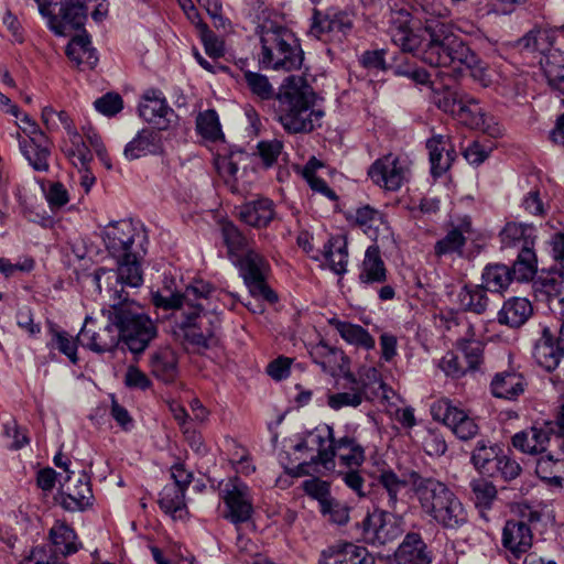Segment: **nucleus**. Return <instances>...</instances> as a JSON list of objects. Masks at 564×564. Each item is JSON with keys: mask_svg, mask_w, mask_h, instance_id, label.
Wrapping results in <instances>:
<instances>
[{"mask_svg": "<svg viewBox=\"0 0 564 564\" xmlns=\"http://www.w3.org/2000/svg\"><path fill=\"white\" fill-rule=\"evenodd\" d=\"M259 29V63L263 68L292 72L302 67L304 52L291 29L275 21H264Z\"/></svg>", "mask_w": 564, "mask_h": 564, "instance_id": "nucleus-4", "label": "nucleus"}, {"mask_svg": "<svg viewBox=\"0 0 564 564\" xmlns=\"http://www.w3.org/2000/svg\"><path fill=\"white\" fill-rule=\"evenodd\" d=\"M77 339L83 347L98 354L112 351L120 343L118 330L112 322L98 330H93L85 325L77 335Z\"/></svg>", "mask_w": 564, "mask_h": 564, "instance_id": "nucleus-25", "label": "nucleus"}, {"mask_svg": "<svg viewBox=\"0 0 564 564\" xmlns=\"http://www.w3.org/2000/svg\"><path fill=\"white\" fill-rule=\"evenodd\" d=\"M533 314L531 302L525 297L513 296L503 302L498 312V322L511 328H518L527 323Z\"/></svg>", "mask_w": 564, "mask_h": 564, "instance_id": "nucleus-29", "label": "nucleus"}, {"mask_svg": "<svg viewBox=\"0 0 564 564\" xmlns=\"http://www.w3.org/2000/svg\"><path fill=\"white\" fill-rule=\"evenodd\" d=\"M557 36V29L535 25L521 39V43L524 47L539 51L545 56L554 52L551 48L555 45Z\"/></svg>", "mask_w": 564, "mask_h": 564, "instance_id": "nucleus-40", "label": "nucleus"}, {"mask_svg": "<svg viewBox=\"0 0 564 564\" xmlns=\"http://www.w3.org/2000/svg\"><path fill=\"white\" fill-rule=\"evenodd\" d=\"M150 368L162 383L173 382L178 372L176 354L170 347L156 349L150 357Z\"/></svg>", "mask_w": 564, "mask_h": 564, "instance_id": "nucleus-32", "label": "nucleus"}, {"mask_svg": "<svg viewBox=\"0 0 564 564\" xmlns=\"http://www.w3.org/2000/svg\"><path fill=\"white\" fill-rule=\"evenodd\" d=\"M311 443L316 447L317 454L311 457L308 463H303L299 466L303 474L308 471L305 468L310 466L321 465L325 469L330 470L335 467V448L336 441L334 436V429L326 425L324 430H316L310 433Z\"/></svg>", "mask_w": 564, "mask_h": 564, "instance_id": "nucleus-18", "label": "nucleus"}, {"mask_svg": "<svg viewBox=\"0 0 564 564\" xmlns=\"http://www.w3.org/2000/svg\"><path fill=\"white\" fill-rule=\"evenodd\" d=\"M324 259L328 268L337 275H343L347 271L348 248L344 236H333L324 245Z\"/></svg>", "mask_w": 564, "mask_h": 564, "instance_id": "nucleus-36", "label": "nucleus"}, {"mask_svg": "<svg viewBox=\"0 0 564 564\" xmlns=\"http://www.w3.org/2000/svg\"><path fill=\"white\" fill-rule=\"evenodd\" d=\"M400 564H430L431 555L419 533H408L395 552Z\"/></svg>", "mask_w": 564, "mask_h": 564, "instance_id": "nucleus-31", "label": "nucleus"}, {"mask_svg": "<svg viewBox=\"0 0 564 564\" xmlns=\"http://www.w3.org/2000/svg\"><path fill=\"white\" fill-rule=\"evenodd\" d=\"M318 564H375V557L364 546L345 543L323 551Z\"/></svg>", "mask_w": 564, "mask_h": 564, "instance_id": "nucleus-24", "label": "nucleus"}, {"mask_svg": "<svg viewBox=\"0 0 564 564\" xmlns=\"http://www.w3.org/2000/svg\"><path fill=\"white\" fill-rule=\"evenodd\" d=\"M66 134L67 139L64 141L62 151L75 166L87 169L88 164L93 160V155L82 134L77 129L69 131Z\"/></svg>", "mask_w": 564, "mask_h": 564, "instance_id": "nucleus-41", "label": "nucleus"}, {"mask_svg": "<svg viewBox=\"0 0 564 564\" xmlns=\"http://www.w3.org/2000/svg\"><path fill=\"white\" fill-rule=\"evenodd\" d=\"M431 520L443 529L458 530L468 522V513L460 499L454 492Z\"/></svg>", "mask_w": 564, "mask_h": 564, "instance_id": "nucleus-30", "label": "nucleus"}, {"mask_svg": "<svg viewBox=\"0 0 564 564\" xmlns=\"http://www.w3.org/2000/svg\"><path fill=\"white\" fill-rule=\"evenodd\" d=\"M501 249H516L518 252L524 248H534L536 229L532 225L507 223L499 234Z\"/></svg>", "mask_w": 564, "mask_h": 564, "instance_id": "nucleus-26", "label": "nucleus"}, {"mask_svg": "<svg viewBox=\"0 0 564 564\" xmlns=\"http://www.w3.org/2000/svg\"><path fill=\"white\" fill-rule=\"evenodd\" d=\"M431 415L435 421L443 422L463 441H468L478 433L479 429L476 422L454 406L447 399L434 402L431 405Z\"/></svg>", "mask_w": 564, "mask_h": 564, "instance_id": "nucleus-14", "label": "nucleus"}, {"mask_svg": "<svg viewBox=\"0 0 564 564\" xmlns=\"http://www.w3.org/2000/svg\"><path fill=\"white\" fill-rule=\"evenodd\" d=\"M108 317L118 330L119 341L134 355L143 352L158 336L156 325L134 301L113 303Z\"/></svg>", "mask_w": 564, "mask_h": 564, "instance_id": "nucleus-5", "label": "nucleus"}, {"mask_svg": "<svg viewBox=\"0 0 564 564\" xmlns=\"http://www.w3.org/2000/svg\"><path fill=\"white\" fill-rule=\"evenodd\" d=\"M409 169L405 161L388 154L376 160L369 167L372 182L387 191H398L408 181Z\"/></svg>", "mask_w": 564, "mask_h": 564, "instance_id": "nucleus-15", "label": "nucleus"}, {"mask_svg": "<svg viewBox=\"0 0 564 564\" xmlns=\"http://www.w3.org/2000/svg\"><path fill=\"white\" fill-rule=\"evenodd\" d=\"M312 356L315 362L332 376L352 377L350 360L341 349L322 340L313 348Z\"/></svg>", "mask_w": 564, "mask_h": 564, "instance_id": "nucleus-20", "label": "nucleus"}, {"mask_svg": "<svg viewBox=\"0 0 564 564\" xmlns=\"http://www.w3.org/2000/svg\"><path fill=\"white\" fill-rule=\"evenodd\" d=\"M502 546L508 550L514 557L519 558L527 553L533 544V533L522 522L516 519L507 520L502 529L501 538Z\"/></svg>", "mask_w": 564, "mask_h": 564, "instance_id": "nucleus-23", "label": "nucleus"}, {"mask_svg": "<svg viewBox=\"0 0 564 564\" xmlns=\"http://www.w3.org/2000/svg\"><path fill=\"white\" fill-rule=\"evenodd\" d=\"M514 281L511 269L503 263H489L481 273V284L485 289L492 293L502 294L508 290L510 284Z\"/></svg>", "mask_w": 564, "mask_h": 564, "instance_id": "nucleus-38", "label": "nucleus"}, {"mask_svg": "<svg viewBox=\"0 0 564 564\" xmlns=\"http://www.w3.org/2000/svg\"><path fill=\"white\" fill-rule=\"evenodd\" d=\"M139 115L145 121L155 124L159 130L167 129L176 118L174 110L159 89H149L144 93L139 106Z\"/></svg>", "mask_w": 564, "mask_h": 564, "instance_id": "nucleus-17", "label": "nucleus"}, {"mask_svg": "<svg viewBox=\"0 0 564 564\" xmlns=\"http://www.w3.org/2000/svg\"><path fill=\"white\" fill-rule=\"evenodd\" d=\"M533 358L547 371L557 368L564 358V318L556 327L541 328L540 336L534 343Z\"/></svg>", "mask_w": 564, "mask_h": 564, "instance_id": "nucleus-12", "label": "nucleus"}, {"mask_svg": "<svg viewBox=\"0 0 564 564\" xmlns=\"http://www.w3.org/2000/svg\"><path fill=\"white\" fill-rule=\"evenodd\" d=\"M236 215L247 226L267 228L275 218V205L267 197H258L236 207Z\"/></svg>", "mask_w": 564, "mask_h": 564, "instance_id": "nucleus-19", "label": "nucleus"}, {"mask_svg": "<svg viewBox=\"0 0 564 564\" xmlns=\"http://www.w3.org/2000/svg\"><path fill=\"white\" fill-rule=\"evenodd\" d=\"M354 28V19L346 11L313 9L308 34L324 42L346 39Z\"/></svg>", "mask_w": 564, "mask_h": 564, "instance_id": "nucleus-7", "label": "nucleus"}, {"mask_svg": "<svg viewBox=\"0 0 564 564\" xmlns=\"http://www.w3.org/2000/svg\"><path fill=\"white\" fill-rule=\"evenodd\" d=\"M362 539L371 545H384L399 539L404 532V520L394 513L375 510L361 523Z\"/></svg>", "mask_w": 564, "mask_h": 564, "instance_id": "nucleus-9", "label": "nucleus"}, {"mask_svg": "<svg viewBox=\"0 0 564 564\" xmlns=\"http://www.w3.org/2000/svg\"><path fill=\"white\" fill-rule=\"evenodd\" d=\"M499 457V448L496 445L490 444L488 441L480 440L477 442L471 453V463L480 474L488 477H496Z\"/></svg>", "mask_w": 564, "mask_h": 564, "instance_id": "nucleus-37", "label": "nucleus"}, {"mask_svg": "<svg viewBox=\"0 0 564 564\" xmlns=\"http://www.w3.org/2000/svg\"><path fill=\"white\" fill-rule=\"evenodd\" d=\"M57 499L67 511H84L90 507L94 496L87 475L83 473L76 480L67 475Z\"/></svg>", "mask_w": 564, "mask_h": 564, "instance_id": "nucleus-16", "label": "nucleus"}, {"mask_svg": "<svg viewBox=\"0 0 564 564\" xmlns=\"http://www.w3.org/2000/svg\"><path fill=\"white\" fill-rule=\"evenodd\" d=\"M471 491V500L479 509H490L494 501L497 499L496 486L486 478H475L469 482Z\"/></svg>", "mask_w": 564, "mask_h": 564, "instance_id": "nucleus-53", "label": "nucleus"}, {"mask_svg": "<svg viewBox=\"0 0 564 564\" xmlns=\"http://www.w3.org/2000/svg\"><path fill=\"white\" fill-rule=\"evenodd\" d=\"M491 388L508 387V388H523L528 386L522 372L513 367L497 372L490 382Z\"/></svg>", "mask_w": 564, "mask_h": 564, "instance_id": "nucleus-60", "label": "nucleus"}, {"mask_svg": "<svg viewBox=\"0 0 564 564\" xmlns=\"http://www.w3.org/2000/svg\"><path fill=\"white\" fill-rule=\"evenodd\" d=\"M354 224L372 240H377L381 231L389 230L384 214L369 205L356 209Z\"/></svg>", "mask_w": 564, "mask_h": 564, "instance_id": "nucleus-33", "label": "nucleus"}, {"mask_svg": "<svg viewBox=\"0 0 564 564\" xmlns=\"http://www.w3.org/2000/svg\"><path fill=\"white\" fill-rule=\"evenodd\" d=\"M387 280L386 264L377 246L366 250L365 259L359 273V281L364 284L383 283Z\"/></svg>", "mask_w": 564, "mask_h": 564, "instance_id": "nucleus-35", "label": "nucleus"}, {"mask_svg": "<svg viewBox=\"0 0 564 564\" xmlns=\"http://www.w3.org/2000/svg\"><path fill=\"white\" fill-rule=\"evenodd\" d=\"M541 65L551 89L564 95V53L554 51L546 54Z\"/></svg>", "mask_w": 564, "mask_h": 564, "instance_id": "nucleus-42", "label": "nucleus"}, {"mask_svg": "<svg viewBox=\"0 0 564 564\" xmlns=\"http://www.w3.org/2000/svg\"><path fill=\"white\" fill-rule=\"evenodd\" d=\"M224 502L227 507L225 518L234 524L247 522L253 513V503L249 487L235 477L224 489Z\"/></svg>", "mask_w": 564, "mask_h": 564, "instance_id": "nucleus-13", "label": "nucleus"}, {"mask_svg": "<svg viewBox=\"0 0 564 564\" xmlns=\"http://www.w3.org/2000/svg\"><path fill=\"white\" fill-rule=\"evenodd\" d=\"M48 29L58 36L80 30L87 20L85 0H35Z\"/></svg>", "mask_w": 564, "mask_h": 564, "instance_id": "nucleus-6", "label": "nucleus"}, {"mask_svg": "<svg viewBox=\"0 0 564 564\" xmlns=\"http://www.w3.org/2000/svg\"><path fill=\"white\" fill-rule=\"evenodd\" d=\"M378 484L387 492L388 507L394 510L399 502V494L410 485V476L408 475V479H401L393 470L384 469L378 476Z\"/></svg>", "mask_w": 564, "mask_h": 564, "instance_id": "nucleus-52", "label": "nucleus"}, {"mask_svg": "<svg viewBox=\"0 0 564 564\" xmlns=\"http://www.w3.org/2000/svg\"><path fill=\"white\" fill-rule=\"evenodd\" d=\"M317 95L301 77L290 76L275 98L274 112L291 134L310 133L322 126L324 110L316 107Z\"/></svg>", "mask_w": 564, "mask_h": 564, "instance_id": "nucleus-3", "label": "nucleus"}, {"mask_svg": "<svg viewBox=\"0 0 564 564\" xmlns=\"http://www.w3.org/2000/svg\"><path fill=\"white\" fill-rule=\"evenodd\" d=\"M144 236L131 220H119L110 224L104 234L106 249L113 258L140 252Z\"/></svg>", "mask_w": 564, "mask_h": 564, "instance_id": "nucleus-11", "label": "nucleus"}, {"mask_svg": "<svg viewBox=\"0 0 564 564\" xmlns=\"http://www.w3.org/2000/svg\"><path fill=\"white\" fill-rule=\"evenodd\" d=\"M411 14L405 10L392 14L390 35L392 42L404 53H413L421 48V58L433 67H451L454 73L464 68L471 70L473 76L480 69L478 56L453 33L451 25L441 19L425 20L422 29L414 30Z\"/></svg>", "mask_w": 564, "mask_h": 564, "instance_id": "nucleus-1", "label": "nucleus"}, {"mask_svg": "<svg viewBox=\"0 0 564 564\" xmlns=\"http://www.w3.org/2000/svg\"><path fill=\"white\" fill-rule=\"evenodd\" d=\"M336 444L335 457H338L341 465L349 468H359L365 463V447L354 436L339 437Z\"/></svg>", "mask_w": 564, "mask_h": 564, "instance_id": "nucleus-39", "label": "nucleus"}, {"mask_svg": "<svg viewBox=\"0 0 564 564\" xmlns=\"http://www.w3.org/2000/svg\"><path fill=\"white\" fill-rule=\"evenodd\" d=\"M221 236L230 256L239 258L247 250H252L249 248V239L232 221L221 224Z\"/></svg>", "mask_w": 564, "mask_h": 564, "instance_id": "nucleus-50", "label": "nucleus"}, {"mask_svg": "<svg viewBox=\"0 0 564 564\" xmlns=\"http://www.w3.org/2000/svg\"><path fill=\"white\" fill-rule=\"evenodd\" d=\"M161 509L172 516L173 519H184L187 514L185 492L181 488L167 486L161 492L159 499Z\"/></svg>", "mask_w": 564, "mask_h": 564, "instance_id": "nucleus-47", "label": "nucleus"}, {"mask_svg": "<svg viewBox=\"0 0 564 564\" xmlns=\"http://www.w3.org/2000/svg\"><path fill=\"white\" fill-rule=\"evenodd\" d=\"M364 399H369V397L364 393V390H351L349 392L329 394L327 404L333 410H340L344 406L356 408L362 402Z\"/></svg>", "mask_w": 564, "mask_h": 564, "instance_id": "nucleus-62", "label": "nucleus"}, {"mask_svg": "<svg viewBox=\"0 0 564 564\" xmlns=\"http://www.w3.org/2000/svg\"><path fill=\"white\" fill-rule=\"evenodd\" d=\"M51 335L50 346L64 354L72 364H76L78 360L77 346L79 344L77 336L73 337L67 332L58 329H51Z\"/></svg>", "mask_w": 564, "mask_h": 564, "instance_id": "nucleus-55", "label": "nucleus"}, {"mask_svg": "<svg viewBox=\"0 0 564 564\" xmlns=\"http://www.w3.org/2000/svg\"><path fill=\"white\" fill-rule=\"evenodd\" d=\"M321 512L328 520L338 525L346 524L349 520V508L343 502L330 498L321 507Z\"/></svg>", "mask_w": 564, "mask_h": 564, "instance_id": "nucleus-61", "label": "nucleus"}, {"mask_svg": "<svg viewBox=\"0 0 564 564\" xmlns=\"http://www.w3.org/2000/svg\"><path fill=\"white\" fill-rule=\"evenodd\" d=\"M80 34L72 37L66 46L65 54L83 69H94L98 64V55L96 48L91 46V41L84 26L79 30Z\"/></svg>", "mask_w": 564, "mask_h": 564, "instance_id": "nucleus-27", "label": "nucleus"}, {"mask_svg": "<svg viewBox=\"0 0 564 564\" xmlns=\"http://www.w3.org/2000/svg\"><path fill=\"white\" fill-rule=\"evenodd\" d=\"M328 323L339 333L340 337L346 343L361 347L366 350H371L375 348V338L362 326L340 321L338 318H330Z\"/></svg>", "mask_w": 564, "mask_h": 564, "instance_id": "nucleus-34", "label": "nucleus"}, {"mask_svg": "<svg viewBox=\"0 0 564 564\" xmlns=\"http://www.w3.org/2000/svg\"><path fill=\"white\" fill-rule=\"evenodd\" d=\"M206 54L213 59H218L225 54L224 41L219 39L208 25H204L199 33Z\"/></svg>", "mask_w": 564, "mask_h": 564, "instance_id": "nucleus-64", "label": "nucleus"}, {"mask_svg": "<svg viewBox=\"0 0 564 564\" xmlns=\"http://www.w3.org/2000/svg\"><path fill=\"white\" fill-rule=\"evenodd\" d=\"M539 290L549 296V301L557 300L560 303L564 299H560L562 289L564 288V271L562 268H550L542 270L536 281Z\"/></svg>", "mask_w": 564, "mask_h": 564, "instance_id": "nucleus-49", "label": "nucleus"}, {"mask_svg": "<svg viewBox=\"0 0 564 564\" xmlns=\"http://www.w3.org/2000/svg\"><path fill=\"white\" fill-rule=\"evenodd\" d=\"M465 243L466 237H463L459 231L452 228L444 238L436 241L434 246V253L438 258L452 253L460 254Z\"/></svg>", "mask_w": 564, "mask_h": 564, "instance_id": "nucleus-57", "label": "nucleus"}, {"mask_svg": "<svg viewBox=\"0 0 564 564\" xmlns=\"http://www.w3.org/2000/svg\"><path fill=\"white\" fill-rule=\"evenodd\" d=\"M216 292L209 282L195 280L183 293L170 296L153 293L152 303L158 308L176 310L175 319L186 341L198 348H208L216 344V330L220 325L219 306L214 303ZM220 295L229 296L228 293L219 292L217 300H220ZM230 296L234 304L236 296Z\"/></svg>", "mask_w": 564, "mask_h": 564, "instance_id": "nucleus-2", "label": "nucleus"}, {"mask_svg": "<svg viewBox=\"0 0 564 564\" xmlns=\"http://www.w3.org/2000/svg\"><path fill=\"white\" fill-rule=\"evenodd\" d=\"M240 272L243 281L254 297H261L270 304L278 302V294L268 285L265 273L269 268L268 261L254 249L247 250L239 257Z\"/></svg>", "mask_w": 564, "mask_h": 564, "instance_id": "nucleus-10", "label": "nucleus"}, {"mask_svg": "<svg viewBox=\"0 0 564 564\" xmlns=\"http://www.w3.org/2000/svg\"><path fill=\"white\" fill-rule=\"evenodd\" d=\"M19 148L32 169L40 173L50 171L51 142L44 133L19 141Z\"/></svg>", "mask_w": 564, "mask_h": 564, "instance_id": "nucleus-22", "label": "nucleus"}, {"mask_svg": "<svg viewBox=\"0 0 564 564\" xmlns=\"http://www.w3.org/2000/svg\"><path fill=\"white\" fill-rule=\"evenodd\" d=\"M163 143L160 132L152 129H142L127 143L123 154L128 160H137L147 155L162 152Z\"/></svg>", "mask_w": 564, "mask_h": 564, "instance_id": "nucleus-28", "label": "nucleus"}, {"mask_svg": "<svg viewBox=\"0 0 564 564\" xmlns=\"http://www.w3.org/2000/svg\"><path fill=\"white\" fill-rule=\"evenodd\" d=\"M196 128L204 139L216 141L223 138L219 118L214 109H208L198 113L196 118Z\"/></svg>", "mask_w": 564, "mask_h": 564, "instance_id": "nucleus-54", "label": "nucleus"}, {"mask_svg": "<svg viewBox=\"0 0 564 564\" xmlns=\"http://www.w3.org/2000/svg\"><path fill=\"white\" fill-rule=\"evenodd\" d=\"M20 564H65L64 560L53 551L52 546L37 545L33 547Z\"/></svg>", "mask_w": 564, "mask_h": 564, "instance_id": "nucleus-59", "label": "nucleus"}, {"mask_svg": "<svg viewBox=\"0 0 564 564\" xmlns=\"http://www.w3.org/2000/svg\"><path fill=\"white\" fill-rule=\"evenodd\" d=\"M440 368L445 372L446 376L454 379H460L470 371L467 369L460 358L453 351H448L440 361Z\"/></svg>", "mask_w": 564, "mask_h": 564, "instance_id": "nucleus-63", "label": "nucleus"}, {"mask_svg": "<svg viewBox=\"0 0 564 564\" xmlns=\"http://www.w3.org/2000/svg\"><path fill=\"white\" fill-rule=\"evenodd\" d=\"M411 490L416 498L421 511L430 519L442 509L454 491L443 481L434 477H425L415 470L409 473Z\"/></svg>", "mask_w": 564, "mask_h": 564, "instance_id": "nucleus-8", "label": "nucleus"}, {"mask_svg": "<svg viewBox=\"0 0 564 564\" xmlns=\"http://www.w3.org/2000/svg\"><path fill=\"white\" fill-rule=\"evenodd\" d=\"M563 469L564 457H554L553 455L540 457L535 466V473L542 480L557 487L562 486L563 478L560 473Z\"/></svg>", "mask_w": 564, "mask_h": 564, "instance_id": "nucleus-51", "label": "nucleus"}, {"mask_svg": "<svg viewBox=\"0 0 564 564\" xmlns=\"http://www.w3.org/2000/svg\"><path fill=\"white\" fill-rule=\"evenodd\" d=\"M454 118L471 129H479L485 126V113L478 100L466 94L462 97Z\"/></svg>", "mask_w": 564, "mask_h": 564, "instance_id": "nucleus-43", "label": "nucleus"}, {"mask_svg": "<svg viewBox=\"0 0 564 564\" xmlns=\"http://www.w3.org/2000/svg\"><path fill=\"white\" fill-rule=\"evenodd\" d=\"M487 292L482 284L464 285L457 295L460 307L475 314L485 313L489 304Z\"/></svg>", "mask_w": 564, "mask_h": 564, "instance_id": "nucleus-44", "label": "nucleus"}, {"mask_svg": "<svg viewBox=\"0 0 564 564\" xmlns=\"http://www.w3.org/2000/svg\"><path fill=\"white\" fill-rule=\"evenodd\" d=\"M457 350H459L463 355L464 361L467 365V369L470 373L479 371L481 365L484 364V350L485 344L480 343H469V344H456Z\"/></svg>", "mask_w": 564, "mask_h": 564, "instance_id": "nucleus-58", "label": "nucleus"}, {"mask_svg": "<svg viewBox=\"0 0 564 564\" xmlns=\"http://www.w3.org/2000/svg\"><path fill=\"white\" fill-rule=\"evenodd\" d=\"M50 538L54 545L53 551L63 560L65 556L77 552L78 546L75 543L76 533L66 524H56L50 530Z\"/></svg>", "mask_w": 564, "mask_h": 564, "instance_id": "nucleus-48", "label": "nucleus"}, {"mask_svg": "<svg viewBox=\"0 0 564 564\" xmlns=\"http://www.w3.org/2000/svg\"><path fill=\"white\" fill-rule=\"evenodd\" d=\"M553 434L554 422H544L542 425H533L529 431L514 434L512 445L527 454H540L546 449Z\"/></svg>", "mask_w": 564, "mask_h": 564, "instance_id": "nucleus-21", "label": "nucleus"}, {"mask_svg": "<svg viewBox=\"0 0 564 564\" xmlns=\"http://www.w3.org/2000/svg\"><path fill=\"white\" fill-rule=\"evenodd\" d=\"M510 269L513 279L518 282L533 280L538 272V258L534 248H524L519 251Z\"/></svg>", "mask_w": 564, "mask_h": 564, "instance_id": "nucleus-45", "label": "nucleus"}, {"mask_svg": "<svg viewBox=\"0 0 564 564\" xmlns=\"http://www.w3.org/2000/svg\"><path fill=\"white\" fill-rule=\"evenodd\" d=\"M140 252H134L131 256L127 254L122 258H115L118 262L117 279L122 284L138 288L143 282L142 270L138 260Z\"/></svg>", "mask_w": 564, "mask_h": 564, "instance_id": "nucleus-46", "label": "nucleus"}, {"mask_svg": "<svg viewBox=\"0 0 564 564\" xmlns=\"http://www.w3.org/2000/svg\"><path fill=\"white\" fill-rule=\"evenodd\" d=\"M243 79L249 90L260 99L268 100L273 97V87L265 75L246 70L243 72Z\"/></svg>", "mask_w": 564, "mask_h": 564, "instance_id": "nucleus-56", "label": "nucleus"}]
</instances>
